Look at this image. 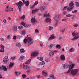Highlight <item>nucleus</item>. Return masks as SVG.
I'll use <instances>...</instances> for the list:
<instances>
[{"instance_id": "c756f323", "label": "nucleus", "mask_w": 79, "mask_h": 79, "mask_svg": "<svg viewBox=\"0 0 79 79\" xmlns=\"http://www.w3.org/2000/svg\"><path fill=\"white\" fill-rule=\"evenodd\" d=\"M75 4L76 7H79V1L76 2Z\"/></svg>"}, {"instance_id": "4d7b16f0", "label": "nucleus", "mask_w": 79, "mask_h": 79, "mask_svg": "<svg viewBox=\"0 0 79 79\" xmlns=\"http://www.w3.org/2000/svg\"><path fill=\"white\" fill-rule=\"evenodd\" d=\"M67 8V6L64 7V8L63 9V10H66V8Z\"/></svg>"}, {"instance_id": "f704fd0d", "label": "nucleus", "mask_w": 79, "mask_h": 79, "mask_svg": "<svg viewBox=\"0 0 79 79\" xmlns=\"http://www.w3.org/2000/svg\"><path fill=\"white\" fill-rule=\"evenodd\" d=\"M30 62H31V59L29 60L27 62H26L25 63V64H29Z\"/></svg>"}, {"instance_id": "ea45409f", "label": "nucleus", "mask_w": 79, "mask_h": 79, "mask_svg": "<svg viewBox=\"0 0 79 79\" xmlns=\"http://www.w3.org/2000/svg\"><path fill=\"white\" fill-rule=\"evenodd\" d=\"M38 4V1H35L34 4V6L37 5Z\"/></svg>"}, {"instance_id": "9b49d317", "label": "nucleus", "mask_w": 79, "mask_h": 79, "mask_svg": "<svg viewBox=\"0 0 79 79\" xmlns=\"http://www.w3.org/2000/svg\"><path fill=\"white\" fill-rule=\"evenodd\" d=\"M23 2V3L26 4L25 6H28V5H29V1H27L26 2L24 0H22Z\"/></svg>"}, {"instance_id": "6e6552de", "label": "nucleus", "mask_w": 79, "mask_h": 79, "mask_svg": "<svg viewBox=\"0 0 79 79\" xmlns=\"http://www.w3.org/2000/svg\"><path fill=\"white\" fill-rule=\"evenodd\" d=\"M8 57L7 56H5L3 59V62L4 63H7L8 62Z\"/></svg>"}, {"instance_id": "6ab92c4d", "label": "nucleus", "mask_w": 79, "mask_h": 79, "mask_svg": "<svg viewBox=\"0 0 79 79\" xmlns=\"http://www.w3.org/2000/svg\"><path fill=\"white\" fill-rule=\"evenodd\" d=\"M4 47L2 45H1V48L0 50V52H3L5 49H4Z\"/></svg>"}, {"instance_id": "a18cd8bd", "label": "nucleus", "mask_w": 79, "mask_h": 79, "mask_svg": "<svg viewBox=\"0 0 79 79\" xmlns=\"http://www.w3.org/2000/svg\"><path fill=\"white\" fill-rule=\"evenodd\" d=\"M77 10H75L73 11L72 12V13H75L76 12H77Z\"/></svg>"}, {"instance_id": "423d86ee", "label": "nucleus", "mask_w": 79, "mask_h": 79, "mask_svg": "<svg viewBox=\"0 0 79 79\" xmlns=\"http://www.w3.org/2000/svg\"><path fill=\"white\" fill-rule=\"evenodd\" d=\"M74 67V64H72V65H70L69 69L67 72V73H69L70 71H73V68Z\"/></svg>"}, {"instance_id": "c03bdc74", "label": "nucleus", "mask_w": 79, "mask_h": 79, "mask_svg": "<svg viewBox=\"0 0 79 79\" xmlns=\"http://www.w3.org/2000/svg\"><path fill=\"white\" fill-rule=\"evenodd\" d=\"M53 46H54V45L53 44H51L49 45V48H52V47H53Z\"/></svg>"}, {"instance_id": "37998d69", "label": "nucleus", "mask_w": 79, "mask_h": 79, "mask_svg": "<svg viewBox=\"0 0 79 79\" xmlns=\"http://www.w3.org/2000/svg\"><path fill=\"white\" fill-rule=\"evenodd\" d=\"M23 28V26L20 25L18 26V28L19 29H21Z\"/></svg>"}, {"instance_id": "e2e57ef3", "label": "nucleus", "mask_w": 79, "mask_h": 79, "mask_svg": "<svg viewBox=\"0 0 79 79\" xmlns=\"http://www.w3.org/2000/svg\"><path fill=\"white\" fill-rule=\"evenodd\" d=\"M74 26L75 27H77V26H78V25H77L76 24H75L74 25Z\"/></svg>"}, {"instance_id": "3c124183", "label": "nucleus", "mask_w": 79, "mask_h": 79, "mask_svg": "<svg viewBox=\"0 0 79 79\" xmlns=\"http://www.w3.org/2000/svg\"><path fill=\"white\" fill-rule=\"evenodd\" d=\"M13 39L14 40H16V36H14L13 37Z\"/></svg>"}, {"instance_id": "cd10ccee", "label": "nucleus", "mask_w": 79, "mask_h": 79, "mask_svg": "<svg viewBox=\"0 0 79 79\" xmlns=\"http://www.w3.org/2000/svg\"><path fill=\"white\" fill-rule=\"evenodd\" d=\"M35 18L32 17L31 19V22L32 23H35Z\"/></svg>"}, {"instance_id": "774afa93", "label": "nucleus", "mask_w": 79, "mask_h": 79, "mask_svg": "<svg viewBox=\"0 0 79 79\" xmlns=\"http://www.w3.org/2000/svg\"><path fill=\"white\" fill-rule=\"evenodd\" d=\"M30 69H28V70L27 71V73H29V72H30Z\"/></svg>"}, {"instance_id": "7c9ffc66", "label": "nucleus", "mask_w": 79, "mask_h": 79, "mask_svg": "<svg viewBox=\"0 0 79 79\" xmlns=\"http://www.w3.org/2000/svg\"><path fill=\"white\" fill-rule=\"evenodd\" d=\"M56 48H58V49H60L61 48V46L60 45H57L56 46Z\"/></svg>"}, {"instance_id": "e433bc0d", "label": "nucleus", "mask_w": 79, "mask_h": 79, "mask_svg": "<svg viewBox=\"0 0 79 79\" xmlns=\"http://www.w3.org/2000/svg\"><path fill=\"white\" fill-rule=\"evenodd\" d=\"M45 61H46V62L48 63L50 62V59L48 58H46V59H45Z\"/></svg>"}, {"instance_id": "9d476101", "label": "nucleus", "mask_w": 79, "mask_h": 79, "mask_svg": "<svg viewBox=\"0 0 79 79\" xmlns=\"http://www.w3.org/2000/svg\"><path fill=\"white\" fill-rule=\"evenodd\" d=\"M64 69H67L69 66V65L68 64H63Z\"/></svg>"}, {"instance_id": "a211bd4d", "label": "nucleus", "mask_w": 79, "mask_h": 79, "mask_svg": "<svg viewBox=\"0 0 79 79\" xmlns=\"http://www.w3.org/2000/svg\"><path fill=\"white\" fill-rule=\"evenodd\" d=\"M15 76H19V75H20L21 74V72L20 71L18 72H15Z\"/></svg>"}, {"instance_id": "8fccbe9b", "label": "nucleus", "mask_w": 79, "mask_h": 79, "mask_svg": "<svg viewBox=\"0 0 79 79\" xmlns=\"http://www.w3.org/2000/svg\"><path fill=\"white\" fill-rule=\"evenodd\" d=\"M25 26L26 27H30V26H31V25H25Z\"/></svg>"}, {"instance_id": "603ef678", "label": "nucleus", "mask_w": 79, "mask_h": 79, "mask_svg": "<svg viewBox=\"0 0 79 79\" xmlns=\"http://www.w3.org/2000/svg\"><path fill=\"white\" fill-rule=\"evenodd\" d=\"M25 18V16H24V15H23L21 17V19H24Z\"/></svg>"}, {"instance_id": "39448f33", "label": "nucleus", "mask_w": 79, "mask_h": 79, "mask_svg": "<svg viewBox=\"0 0 79 79\" xmlns=\"http://www.w3.org/2000/svg\"><path fill=\"white\" fill-rule=\"evenodd\" d=\"M39 54V52H34L31 53V58H34L35 56H36Z\"/></svg>"}, {"instance_id": "aec40b11", "label": "nucleus", "mask_w": 79, "mask_h": 79, "mask_svg": "<svg viewBox=\"0 0 79 79\" xmlns=\"http://www.w3.org/2000/svg\"><path fill=\"white\" fill-rule=\"evenodd\" d=\"M49 56L52 57L54 55V53L53 52L51 51L49 52Z\"/></svg>"}, {"instance_id": "4be33fe9", "label": "nucleus", "mask_w": 79, "mask_h": 79, "mask_svg": "<svg viewBox=\"0 0 79 79\" xmlns=\"http://www.w3.org/2000/svg\"><path fill=\"white\" fill-rule=\"evenodd\" d=\"M42 74L43 76H47V73L45 72L44 71H42Z\"/></svg>"}, {"instance_id": "4468645a", "label": "nucleus", "mask_w": 79, "mask_h": 79, "mask_svg": "<svg viewBox=\"0 0 79 79\" xmlns=\"http://www.w3.org/2000/svg\"><path fill=\"white\" fill-rule=\"evenodd\" d=\"M55 35L54 34H52L51 35V37L49 38V40H53L54 39H55Z\"/></svg>"}, {"instance_id": "bf43d9fd", "label": "nucleus", "mask_w": 79, "mask_h": 79, "mask_svg": "<svg viewBox=\"0 0 79 79\" xmlns=\"http://www.w3.org/2000/svg\"><path fill=\"white\" fill-rule=\"evenodd\" d=\"M63 15H66V14H67V12L66 11H64L63 12Z\"/></svg>"}, {"instance_id": "c85d7f7f", "label": "nucleus", "mask_w": 79, "mask_h": 79, "mask_svg": "<svg viewBox=\"0 0 79 79\" xmlns=\"http://www.w3.org/2000/svg\"><path fill=\"white\" fill-rule=\"evenodd\" d=\"M78 34V33H76L74 32H72V35L73 36V37H74L75 36H77V35Z\"/></svg>"}, {"instance_id": "f3484780", "label": "nucleus", "mask_w": 79, "mask_h": 79, "mask_svg": "<svg viewBox=\"0 0 79 79\" xmlns=\"http://www.w3.org/2000/svg\"><path fill=\"white\" fill-rule=\"evenodd\" d=\"M12 30L14 31H17V26H13L12 27Z\"/></svg>"}, {"instance_id": "a878e982", "label": "nucleus", "mask_w": 79, "mask_h": 79, "mask_svg": "<svg viewBox=\"0 0 79 79\" xmlns=\"http://www.w3.org/2000/svg\"><path fill=\"white\" fill-rule=\"evenodd\" d=\"M38 10L39 9H36L33 10H32V13H35L36 12H37V11H38Z\"/></svg>"}, {"instance_id": "20e7f679", "label": "nucleus", "mask_w": 79, "mask_h": 79, "mask_svg": "<svg viewBox=\"0 0 79 79\" xmlns=\"http://www.w3.org/2000/svg\"><path fill=\"white\" fill-rule=\"evenodd\" d=\"M71 73L72 75L74 76L77 74V73H78V72H79V70L77 69H76L74 70H72L71 71Z\"/></svg>"}, {"instance_id": "2eb2a0df", "label": "nucleus", "mask_w": 79, "mask_h": 79, "mask_svg": "<svg viewBox=\"0 0 79 79\" xmlns=\"http://www.w3.org/2000/svg\"><path fill=\"white\" fill-rule=\"evenodd\" d=\"M79 38V35H78L77 36L74 37L73 38H72L71 39V40L72 41H74V40H77V39H78Z\"/></svg>"}, {"instance_id": "393cba45", "label": "nucleus", "mask_w": 79, "mask_h": 79, "mask_svg": "<svg viewBox=\"0 0 79 79\" xmlns=\"http://www.w3.org/2000/svg\"><path fill=\"white\" fill-rule=\"evenodd\" d=\"M24 56H21L19 59V61H23V59H24Z\"/></svg>"}, {"instance_id": "7ed1b4c3", "label": "nucleus", "mask_w": 79, "mask_h": 79, "mask_svg": "<svg viewBox=\"0 0 79 79\" xmlns=\"http://www.w3.org/2000/svg\"><path fill=\"white\" fill-rule=\"evenodd\" d=\"M16 5L18 6L19 11L21 12V6H23V3H22V2L21 1H19V2L16 3Z\"/></svg>"}, {"instance_id": "79ce46f5", "label": "nucleus", "mask_w": 79, "mask_h": 79, "mask_svg": "<svg viewBox=\"0 0 79 79\" xmlns=\"http://www.w3.org/2000/svg\"><path fill=\"white\" fill-rule=\"evenodd\" d=\"M40 64H41V65L45 64V62L44 61L41 62L40 63Z\"/></svg>"}, {"instance_id": "a19ab883", "label": "nucleus", "mask_w": 79, "mask_h": 79, "mask_svg": "<svg viewBox=\"0 0 79 79\" xmlns=\"http://www.w3.org/2000/svg\"><path fill=\"white\" fill-rule=\"evenodd\" d=\"M43 60H44V58L42 57H40L39 60H40V61H43Z\"/></svg>"}, {"instance_id": "0eeeda50", "label": "nucleus", "mask_w": 79, "mask_h": 79, "mask_svg": "<svg viewBox=\"0 0 79 79\" xmlns=\"http://www.w3.org/2000/svg\"><path fill=\"white\" fill-rule=\"evenodd\" d=\"M11 11V7H10V6L9 5H7L6 8L5 9V12H9Z\"/></svg>"}, {"instance_id": "dca6fc26", "label": "nucleus", "mask_w": 79, "mask_h": 79, "mask_svg": "<svg viewBox=\"0 0 79 79\" xmlns=\"http://www.w3.org/2000/svg\"><path fill=\"white\" fill-rule=\"evenodd\" d=\"M2 70H3V71H7L8 69L4 65H2Z\"/></svg>"}, {"instance_id": "69168bd1", "label": "nucleus", "mask_w": 79, "mask_h": 79, "mask_svg": "<svg viewBox=\"0 0 79 79\" xmlns=\"http://www.w3.org/2000/svg\"><path fill=\"white\" fill-rule=\"evenodd\" d=\"M36 76L38 78H39V77H40V75H36Z\"/></svg>"}, {"instance_id": "de8ad7c7", "label": "nucleus", "mask_w": 79, "mask_h": 79, "mask_svg": "<svg viewBox=\"0 0 79 79\" xmlns=\"http://www.w3.org/2000/svg\"><path fill=\"white\" fill-rule=\"evenodd\" d=\"M66 16L67 17H71V16H72V15L69 14L67 15H66Z\"/></svg>"}, {"instance_id": "f8f14e48", "label": "nucleus", "mask_w": 79, "mask_h": 79, "mask_svg": "<svg viewBox=\"0 0 79 79\" xmlns=\"http://www.w3.org/2000/svg\"><path fill=\"white\" fill-rule=\"evenodd\" d=\"M60 60L61 61L65 60V56L64 55H62L60 56Z\"/></svg>"}, {"instance_id": "052dcab7", "label": "nucleus", "mask_w": 79, "mask_h": 79, "mask_svg": "<svg viewBox=\"0 0 79 79\" xmlns=\"http://www.w3.org/2000/svg\"><path fill=\"white\" fill-rule=\"evenodd\" d=\"M65 31V29H62L61 30V32H64Z\"/></svg>"}, {"instance_id": "13d9d810", "label": "nucleus", "mask_w": 79, "mask_h": 79, "mask_svg": "<svg viewBox=\"0 0 79 79\" xmlns=\"http://www.w3.org/2000/svg\"><path fill=\"white\" fill-rule=\"evenodd\" d=\"M0 40H1V41H4V38H0Z\"/></svg>"}, {"instance_id": "338daca9", "label": "nucleus", "mask_w": 79, "mask_h": 79, "mask_svg": "<svg viewBox=\"0 0 79 79\" xmlns=\"http://www.w3.org/2000/svg\"><path fill=\"white\" fill-rule=\"evenodd\" d=\"M21 24L23 25V26H25V23H24L22 22Z\"/></svg>"}, {"instance_id": "b1692460", "label": "nucleus", "mask_w": 79, "mask_h": 79, "mask_svg": "<svg viewBox=\"0 0 79 79\" xmlns=\"http://www.w3.org/2000/svg\"><path fill=\"white\" fill-rule=\"evenodd\" d=\"M46 23H50L51 21L50 19V18H47L45 20Z\"/></svg>"}, {"instance_id": "864d4df0", "label": "nucleus", "mask_w": 79, "mask_h": 79, "mask_svg": "<svg viewBox=\"0 0 79 79\" xmlns=\"http://www.w3.org/2000/svg\"><path fill=\"white\" fill-rule=\"evenodd\" d=\"M35 33H39V30L37 29H35Z\"/></svg>"}, {"instance_id": "49530a36", "label": "nucleus", "mask_w": 79, "mask_h": 79, "mask_svg": "<svg viewBox=\"0 0 79 79\" xmlns=\"http://www.w3.org/2000/svg\"><path fill=\"white\" fill-rule=\"evenodd\" d=\"M53 29V27H52L51 26L49 27V30L50 31H51V30H52V29Z\"/></svg>"}, {"instance_id": "0e129e2a", "label": "nucleus", "mask_w": 79, "mask_h": 79, "mask_svg": "<svg viewBox=\"0 0 79 79\" xmlns=\"http://www.w3.org/2000/svg\"><path fill=\"white\" fill-rule=\"evenodd\" d=\"M3 22L4 23H6V20L5 19L3 20Z\"/></svg>"}, {"instance_id": "72a5a7b5", "label": "nucleus", "mask_w": 79, "mask_h": 79, "mask_svg": "<svg viewBox=\"0 0 79 79\" xmlns=\"http://www.w3.org/2000/svg\"><path fill=\"white\" fill-rule=\"evenodd\" d=\"M25 34H26V31L24 30H23L22 31V34L23 35H25Z\"/></svg>"}, {"instance_id": "bb28decb", "label": "nucleus", "mask_w": 79, "mask_h": 79, "mask_svg": "<svg viewBox=\"0 0 79 79\" xmlns=\"http://www.w3.org/2000/svg\"><path fill=\"white\" fill-rule=\"evenodd\" d=\"M50 77H51V78H52V79H56V78L55 77L54 75H53V74H51L50 75Z\"/></svg>"}, {"instance_id": "412c9836", "label": "nucleus", "mask_w": 79, "mask_h": 79, "mask_svg": "<svg viewBox=\"0 0 79 79\" xmlns=\"http://www.w3.org/2000/svg\"><path fill=\"white\" fill-rule=\"evenodd\" d=\"M16 45L17 47H21L22 46L21 44L19 43H16Z\"/></svg>"}, {"instance_id": "58836bf2", "label": "nucleus", "mask_w": 79, "mask_h": 79, "mask_svg": "<svg viewBox=\"0 0 79 79\" xmlns=\"http://www.w3.org/2000/svg\"><path fill=\"white\" fill-rule=\"evenodd\" d=\"M16 56H13L11 58V59L12 60H14L16 59Z\"/></svg>"}, {"instance_id": "4c0bfd02", "label": "nucleus", "mask_w": 79, "mask_h": 79, "mask_svg": "<svg viewBox=\"0 0 79 79\" xmlns=\"http://www.w3.org/2000/svg\"><path fill=\"white\" fill-rule=\"evenodd\" d=\"M44 17H47V16H50V14H49V13H48V14H44Z\"/></svg>"}, {"instance_id": "6e6d98bb", "label": "nucleus", "mask_w": 79, "mask_h": 79, "mask_svg": "<svg viewBox=\"0 0 79 79\" xmlns=\"http://www.w3.org/2000/svg\"><path fill=\"white\" fill-rule=\"evenodd\" d=\"M35 6L34 5V4H33L32 6H30V7L31 8H33L34 7V6Z\"/></svg>"}, {"instance_id": "f03ea898", "label": "nucleus", "mask_w": 79, "mask_h": 79, "mask_svg": "<svg viewBox=\"0 0 79 79\" xmlns=\"http://www.w3.org/2000/svg\"><path fill=\"white\" fill-rule=\"evenodd\" d=\"M74 3L73 2H72L70 3L69 6L70 7H68L67 9V11L68 12L69 11H71L74 8Z\"/></svg>"}, {"instance_id": "ddd939ff", "label": "nucleus", "mask_w": 79, "mask_h": 79, "mask_svg": "<svg viewBox=\"0 0 79 79\" xmlns=\"http://www.w3.org/2000/svg\"><path fill=\"white\" fill-rule=\"evenodd\" d=\"M40 11L41 12H42L44 11L45 10V7L44 6H42L40 7Z\"/></svg>"}, {"instance_id": "c9c22d12", "label": "nucleus", "mask_w": 79, "mask_h": 79, "mask_svg": "<svg viewBox=\"0 0 79 79\" xmlns=\"http://www.w3.org/2000/svg\"><path fill=\"white\" fill-rule=\"evenodd\" d=\"M74 49L73 48H71L69 50V52H74Z\"/></svg>"}, {"instance_id": "680f3d73", "label": "nucleus", "mask_w": 79, "mask_h": 79, "mask_svg": "<svg viewBox=\"0 0 79 79\" xmlns=\"http://www.w3.org/2000/svg\"><path fill=\"white\" fill-rule=\"evenodd\" d=\"M53 52H54V53H57L58 52V51L56 50H55L53 51Z\"/></svg>"}, {"instance_id": "f257e3e1", "label": "nucleus", "mask_w": 79, "mask_h": 79, "mask_svg": "<svg viewBox=\"0 0 79 79\" xmlns=\"http://www.w3.org/2000/svg\"><path fill=\"white\" fill-rule=\"evenodd\" d=\"M27 42L28 43H29L31 42L28 45L29 46L30 45L32 44V43H33V42H32V38L30 37H28L27 39H24V43L26 44Z\"/></svg>"}, {"instance_id": "2f4dec72", "label": "nucleus", "mask_w": 79, "mask_h": 79, "mask_svg": "<svg viewBox=\"0 0 79 79\" xmlns=\"http://www.w3.org/2000/svg\"><path fill=\"white\" fill-rule=\"evenodd\" d=\"M25 52V50H24V49H21L20 50V52L21 53H24Z\"/></svg>"}, {"instance_id": "1a4fd4ad", "label": "nucleus", "mask_w": 79, "mask_h": 79, "mask_svg": "<svg viewBox=\"0 0 79 79\" xmlns=\"http://www.w3.org/2000/svg\"><path fill=\"white\" fill-rule=\"evenodd\" d=\"M23 68L24 69H31V67L27 65H24V64H23Z\"/></svg>"}, {"instance_id": "473e14b6", "label": "nucleus", "mask_w": 79, "mask_h": 79, "mask_svg": "<svg viewBox=\"0 0 79 79\" xmlns=\"http://www.w3.org/2000/svg\"><path fill=\"white\" fill-rule=\"evenodd\" d=\"M58 18V16L57 15H56L54 17V19L55 21H56V19H57V18Z\"/></svg>"}, {"instance_id": "5701e85b", "label": "nucleus", "mask_w": 79, "mask_h": 79, "mask_svg": "<svg viewBox=\"0 0 79 79\" xmlns=\"http://www.w3.org/2000/svg\"><path fill=\"white\" fill-rule=\"evenodd\" d=\"M14 64H14V63L10 62L9 65V68H12V67L13 66V65H14Z\"/></svg>"}, {"instance_id": "09e8293b", "label": "nucleus", "mask_w": 79, "mask_h": 79, "mask_svg": "<svg viewBox=\"0 0 79 79\" xmlns=\"http://www.w3.org/2000/svg\"><path fill=\"white\" fill-rule=\"evenodd\" d=\"M22 77L23 78H25V77H26V75L25 74H23L22 75Z\"/></svg>"}, {"instance_id": "5fc2aeb1", "label": "nucleus", "mask_w": 79, "mask_h": 79, "mask_svg": "<svg viewBox=\"0 0 79 79\" xmlns=\"http://www.w3.org/2000/svg\"><path fill=\"white\" fill-rule=\"evenodd\" d=\"M7 39H11V36H10V35H8L7 37Z\"/></svg>"}]
</instances>
